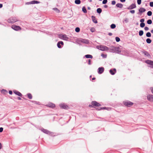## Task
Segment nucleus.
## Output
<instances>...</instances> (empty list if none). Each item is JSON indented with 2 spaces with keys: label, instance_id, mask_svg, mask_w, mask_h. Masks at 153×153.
Listing matches in <instances>:
<instances>
[{
  "label": "nucleus",
  "instance_id": "f257e3e1",
  "mask_svg": "<svg viewBox=\"0 0 153 153\" xmlns=\"http://www.w3.org/2000/svg\"><path fill=\"white\" fill-rule=\"evenodd\" d=\"M97 49L102 51H107L109 50V48L106 46L100 45V46H97Z\"/></svg>",
  "mask_w": 153,
  "mask_h": 153
},
{
  "label": "nucleus",
  "instance_id": "f03ea898",
  "mask_svg": "<svg viewBox=\"0 0 153 153\" xmlns=\"http://www.w3.org/2000/svg\"><path fill=\"white\" fill-rule=\"evenodd\" d=\"M41 130L44 132V133L49 134L51 136H53L54 135V133L53 132H51L48 130L44 129L43 128H42L40 129Z\"/></svg>",
  "mask_w": 153,
  "mask_h": 153
},
{
  "label": "nucleus",
  "instance_id": "7ed1b4c3",
  "mask_svg": "<svg viewBox=\"0 0 153 153\" xmlns=\"http://www.w3.org/2000/svg\"><path fill=\"white\" fill-rule=\"evenodd\" d=\"M58 37L61 39L67 41L69 39V38L66 35L60 34L58 35Z\"/></svg>",
  "mask_w": 153,
  "mask_h": 153
},
{
  "label": "nucleus",
  "instance_id": "20e7f679",
  "mask_svg": "<svg viewBox=\"0 0 153 153\" xmlns=\"http://www.w3.org/2000/svg\"><path fill=\"white\" fill-rule=\"evenodd\" d=\"M17 21H18L16 17H11L7 20L8 22L12 23H14Z\"/></svg>",
  "mask_w": 153,
  "mask_h": 153
},
{
  "label": "nucleus",
  "instance_id": "39448f33",
  "mask_svg": "<svg viewBox=\"0 0 153 153\" xmlns=\"http://www.w3.org/2000/svg\"><path fill=\"white\" fill-rule=\"evenodd\" d=\"M124 104L126 106L128 107H130L133 105V103L130 101H128L124 102Z\"/></svg>",
  "mask_w": 153,
  "mask_h": 153
},
{
  "label": "nucleus",
  "instance_id": "423d86ee",
  "mask_svg": "<svg viewBox=\"0 0 153 153\" xmlns=\"http://www.w3.org/2000/svg\"><path fill=\"white\" fill-rule=\"evenodd\" d=\"M11 28L15 30H21V28L19 26L15 25H12Z\"/></svg>",
  "mask_w": 153,
  "mask_h": 153
},
{
  "label": "nucleus",
  "instance_id": "0eeeda50",
  "mask_svg": "<svg viewBox=\"0 0 153 153\" xmlns=\"http://www.w3.org/2000/svg\"><path fill=\"white\" fill-rule=\"evenodd\" d=\"M121 47H116L115 48L114 52L118 53H120L121 52Z\"/></svg>",
  "mask_w": 153,
  "mask_h": 153
},
{
  "label": "nucleus",
  "instance_id": "6e6552de",
  "mask_svg": "<svg viewBox=\"0 0 153 153\" xmlns=\"http://www.w3.org/2000/svg\"><path fill=\"white\" fill-rule=\"evenodd\" d=\"M147 100L150 102H153V95L149 94L147 97Z\"/></svg>",
  "mask_w": 153,
  "mask_h": 153
},
{
  "label": "nucleus",
  "instance_id": "1a4fd4ad",
  "mask_svg": "<svg viewBox=\"0 0 153 153\" xmlns=\"http://www.w3.org/2000/svg\"><path fill=\"white\" fill-rule=\"evenodd\" d=\"M59 106L61 108L64 109H67L68 108V105L64 103H62L60 104Z\"/></svg>",
  "mask_w": 153,
  "mask_h": 153
},
{
  "label": "nucleus",
  "instance_id": "9d476101",
  "mask_svg": "<svg viewBox=\"0 0 153 153\" xmlns=\"http://www.w3.org/2000/svg\"><path fill=\"white\" fill-rule=\"evenodd\" d=\"M136 7V5L135 4H132L127 8V9L128 10H131L135 8Z\"/></svg>",
  "mask_w": 153,
  "mask_h": 153
},
{
  "label": "nucleus",
  "instance_id": "9b49d317",
  "mask_svg": "<svg viewBox=\"0 0 153 153\" xmlns=\"http://www.w3.org/2000/svg\"><path fill=\"white\" fill-rule=\"evenodd\" d=\"M146 62L151 65L150 67L153 68V61L150 60H147L146 61Z\"/></svg>",
  "mask_w": 153,
  "mask_h": 153
},
{
  "label": "nucleus",
  "instance_id": "f8f14e48",
  "mask_svg": "<svg viewBox=\"0 0 153 153\" xmlns=\"http://www.w3.org/2000/svg\"><path fill=\"white\" fill-rule=\"evenodd\" d=\"M98 73L100 74L104 72V69L103 67H100L98 68Z\"/></svg>",
  "mask_w": 153,
  "mask_h": 153
},
{
  "label": "nucleus",
  "instance_id": "ddd939ff",
  "mask_svg": "<svg viewBox=\"0 0 153 153\" xmlns=\"http://www.w3.org/2000/svg\"><path fill=\"white\" fill-rule=\"evenodd\" d=\"M91 104L92 105L96 106H101V104L95 101L92 102Z\"/></svg>",
  "mask_w": 153,
  "mask_h": 153
},
{
  "label": "nucleus",
  "instance_id": "4468645a",
  "mask_svg": "<svg viewBox=\"0 0 153 153\" xmlns=\"http://www.w3.org/2000/svg\"><path fill=\"white\" fill-rule=\"evenodd\" d=\"M63 45L64 43L63 42L60 41L58 42V48H61Z\"/></svg>",
  "mask_w": 153,
  "mask_h": 153
},
{
  "label": "nucleus",
  "instance_id": "2eb2a0df",
  "mask_svg": "<svg viewBox=\"0 0 153 153\" xmlns=\"http://www.w3.org/2000/svg\"><path fill=\"white\" fill-rule=\"evenodd\" d=\"M115 48L116 47H114V46H111L109 48L110 52H114Z\"/></svg>",
  "mask_w": 153,
  "mask_h": 153
},
{
  "label": "nucleus",
  "instance_id": "dca6fc26",
  "mask_svg": "<svg viewBox=\"0 0 153 153\" xmlns=\"http://www.w3.org/2000/svg\"><path fill=\"white\" fill-rule=\"evenodd\" d=\"M46 105L47 106H48L49 107L52 108L54 107L55 106V105L54 104L51 102L48 103Z\"/></svg>",
  "mask_w": 153,
  "mask_h": 153
},
{
  "label": "nucleus",
  "instance_id": "f3484780",
  "mask_svg": "<svg viewBox=\"0 0 153 153\" xmlns=\"http://www.w3.org/2000/svg\"><path fill=\"white\" fill-rule=\"evenodd\" d=\"M109 72L111 74L114 75L116 72V69L115 68H114L113 70L111 69L109 71Z\"/></svg>",
  "mask_w": 153,
  "mask_h": 153
},
{
  "label": "nucleus",
  "instance_id": "a211bd4d",
  "mask_svg": "<svg viewBox=\"0 0 153 153\" xmlns=\"http://www.w3.org/2000/svg\"><path fill=\"white\" fill-rule=\"evenodd\" d=\"M146 11V10L144 8L140 7L139 10V13H142Z\"/></svg>",
  "mask_w": 153,
  "mask_h": 153
},
{
  "label": "nucleus",
  "instance_id": "6ab92c4d",
  "mask_svg": "<svg viewBox=\"0 0 153 153\" xmlns=\"http://www.w3.org/2000/svg\"><path fill=\"white\" fill-rule=\"evenodd\" d=\"M13 92L16 95L20 96L22 97V94L19 91H13Z\"/></svg>",
  "mask_w": 153,
  "mask_h": 153
},
{
  "label": "nucleus",
  "instance_id": "aec40b11",
  "mask_svg": "<svg viewBox=\"0 0 153 153\" xmlns=\"http://www.w3.org/2000/svg\"><path fill=\"white\" fill-rule=\"evenodd\" d=\"M93 22L95 23H97V20L96 19V18L95 16H91Z\"/></svg>",
  "mask_w": 153,
  "mask_h": 153
},
{
  "label": "nucleus",
  "instance_id": "412c9836",
  "mask_svg": "<svg viewBox=\"0 0 153 153\" xmlns=\"http://www.w3.org/2000/svg\"><path fill=\"white\" fill-rule=\"evenodd\" d=\"M116 6L117 7L121 8L123 7V5L121 3H117L116 4Z\"/></svg>",
  "mask_w": 153,
  "mask_h": 153
},
{
  "label": "nucleus",
  "instance_id": "4be33fe9",
  "mask_svg": "<svg viewBox=\"0 0 153 153\" xmlns=\"http://www.w3.org/2000/svg\"><path fill=\"white\" fill-rule=\"evenodd\" d=\"M85 57L87 58H92L93 56L91 55L87 54L85 56Z\"/></svg>",
  "mask_w": 153,
  "mask_h": 153
},
{
  "label": "nucleus",
  "instance_id": "5701e85b",
  "mask_svg": "<svg viewBox=\"0 0 153 153\" xmlns=\"http://www.w3.org/2000/svg\"><path fill=\"white\" fill-rule=\"evenodd\" d=\"M82 42L85 43V44H88L89 43L88 41V40H86V39H82V40L81 41Z\"/></svg>",
  "mask_w": 153,
  "mask_h": 153
},
{
  "label": "nucleus",
  "instance_id": "b1692460",
  "mask_svg": "<svg viewBox=\"0 0 153 153\" xmlns=\"http://www.w3.org/2000/svg\"><path fill=\"white\" fill-rule=\"evenodd\" d=\"M74 2L76 4H79L81 3V1L80 0H75Z\"/></svg>",
  "mask_w": 153,
  "mask_h": 153
},
{
  "label": "nucleus",
  "instance_id": "393cba45",
  "mask_svg": "<svg viewBox=\"0 0 153 153\" xmlns=\"http://www.w3.org/2000/svg\"><path fill=\"white\" fill-rule=\"evenodd\" d=\"M97 12L98 13H100L102 12V10L100 8H98L97 10Z\"/></svg>",
  "mask_w": 153,
  "mask_h": 153
},
{
  "label": "nucleus",
  "instance_id": "a878e982",
  "mask_svg": "<svg viewBox=\"0 0 153 153\" xmlns=\"http://www.w3.org/2000/svg\"><path fill=\"white\" fill-rule=\"evenodd\" d=\"M31 3L32 4H38L39 3V2L37 1L33 0L31 1Z\"/></svg>",
  "mask_w": 153,
  "mask_h": 153
},
{
  "label": "nucleus",
  "instance_id": "bb28decb",
  "mask_svg": "<svg viewBox=\"0 0 153 153\" xmlns=\"http://www.w3.org/2000/svg\"><path fill=\"white\" fill-rule=\"evenodd\" d=\"M143 34V31L142 30H140L139 31V35L140 36H142Z\"/></svg>",
  "mask_w": 153,
  "mask_h": 153
},
{
  "label": "nucleus",
  "instance_id": "cd10ccee",
  "mask_svg": "<svg viewBox=\"0 0 153 153\" xmlns=\"http://www.w3.org/2000/svg\"><path fill=\"white\" fill-rule=\"evenodd\" d=\"M82 11L85 13H86L87 12V10L85 8V7L84 6L82 8Z\"/></svg>",
  "mask_w": 153,
  "mask_h": 153
},
{
  "label": "nucleus",
  "instance_id": "c85d7f7f",
  "mask_svg": "<svg viewBox=\"0 0 153 153\" xmlns=\"http://www.w3.org/2000/svg\"><path fill=\"white\" fill-rule=\"evenodd\" d=\"M146 42L147 43H148V44H150V43L151 42L152 40L150 39L147 38L146 39Z\"/></svg>",
  "mask_w": 153,
  "mask_h": 153
},
{
  "label": "nucleus",
  "instance_id": "c756f323",
  "mask_svg": "<svg viewBox=\"0 0 153 153\" xmlns=\"http://www.w3.org/2000/svg\"><path fill=\"white\" fill-rule=\"evenodd\" d=\"M146 35L147 37H150L151 36V33L149 32H148L146 33Z\"/></svg>",
  "mask_w": 153,
  "mask_h": 153
},
{
  "label": "nucleus",
  "instance_id": "7c9ffc66",
  "mask_svg": "<svg viewBox=\"0 0 153 153\" xmlns=\"http://www.w3.org/2000/svg\"><path fill=\"white\" fill-rule=\"evenodd\" d=\"M116 26L114 24H112L111 25V28L112 29H114L115 28Z\"/></svg>",
  "mask_w": 153,
  "mask_h": 153
},
{
  "label": "nucleus",
  "instance_id": "2f4dec72",
  "mask_svg": "<svg viewBox=\"0 0 153 153\" xmlns=\"http://www.w3.org/2000/svg\"><path fill=\"white\" fill-rule=\"evenodd\" d=\"M27 96L28 97V98L30 99H31L32 98V96L31 94H30L29 93L27 94Z\"/></svg>",
  "mask_w": 153,
  "mask_h": 153
},
{
  "label": "nucleus",
  "instance_id": "473e14b6",
  "mask_svg": "<svg viewBox=\"0 0 153 153\" xmlns=\"http://www.w3.org/2000/svg\"><path fill=\"white\" fill-rule=\"evenodd\" d=\"M152 13L150 11H149L147 13V15L149 16H151L152 15Z\"/></svg>",
  "mask_w": 153,
  "mask_h": 153
},
{
  "label": "nucleus",
  "instance_id": "72a5a7b5",
  "mask_svg": "<svg viewBox=\"0 0 153 153\" xmlns=\"http://www.w3.org/2000/svg\"><path fill=\"white\" fill-rule=\"evenodd\" d=\"M140 25L141 27H143L145 26V24L144 23H141Z\"/></svg>",
  "mask_w": 153,
  "mask_h": 153
},
{
  "label": "nucleus",
  "instance_id": "f704fd0d",
  "mask_svg": "<svg viewBox=\"0 0 153 153\" xmlns=\"http://www.w3.org/2000/svg\"><path fill=\"white\" fill-rule=\"evenodd\" d=\"M147 23L149 25L151 24L152 23V21L151 19H149L147 21Z\"/></svg>",
  "mask_w": 153,
  "mask_h": 153
},
{
  "label": "nucleus",
  "instance_id": "c9c22d12",
  "mask_svg": "<svg viewBox=\"0 0 153 153\" xmlns=\"http://www.w3.org/2000/svg\"><path fill=\"white\" fill-rule=\"evenodd\" d=\"M144 54L145 55L147 56H149L150 55L149 53L147 51H144Z\"/></svg>",
  "mask_w": 153,
  "mask_h": 153
},
{
  "label": "nucleus",
  "instance_id": "e433bc0d",
  "mask_svg": "<svg viewBox=\"0 0 153 153\" xmlns=\"http://www.w3.org/2000/svg\"><path fill=\"white\" fill-rule=\"evenodd\" d=\"M115 39L117 42H119L120 41V38L118 37H115Z\"/></svg>",
  "mask_w": 153,
  "mask_h": 153
},
{
  "label": "nucleus",
  "instance_id": "4c0bfd02",
  "mask_svg": "<svg viewBox=\"0 0 153 153\" xmlns=\"http://www.w3.org/2000/svg\"><path fill=\"white\" fill-rule=\"evenodd\" d=\"M75 30L76 32H78L80 31V28L79 27H77L75 28Z\"/></svg>",
  "mask_w": 153,
  "mask_h": 153
},
{
  "label": "nucleus",
  "instance_id": "58836bf2",
  "mask_svg": "<svg viewBox=\"0 0 153 153\" xmlns=\"http://www.w3.org/2000/svg\"><path fill=\"white\" fill-rule=\"evenodd\" d=\"M124 21L126 23H127L128 22V19L127 18H125L124 19Z\"/></svg>",
  "mask_w": 153,
  "mask_h": 153
},
{
  "label": "nucleus",
  "instance_id": "ea45409f",
  "mask_svg": "<svg viewBox=\"0 0 153 153\" xmlns=\"http://www.w3.org/2000/svg\"><path fill=\"white\" fill-rule=\"evenodd\" d=\"M101 56L104 58H106L107 57V55L106 54H104L102 53L101 55Z\"/></svg>",
  "mask_w": 153,
  "mask_h": 153
},
{
  "label": "nucleus",
  "instance_id": "a19ab883",
  "mask_svg": "<svg viewBox=\"0 0 153 153\" xmlns=\"http://www.w3.org/2000/svg\"><path fill=\"white\" fill-rule=\"evenodd\" d=\"M98 109V108H97ZM106 109V107H102L101 108H98V110H100L101 109Z\"/></svg>",
  "mask_w": 153,
  "mask_h": 153
},
{
  "label": "nucleus",
  "instance_id": "79ce46f5",
  "mask_svg": "<svg viewBox=\"0 0 153 153\" xmlns=\"http://www.w3.org/2000/svg\"><path fill=\"white\" fill-rule=\"evenodd\" d=\"M107 0H103L102 1V4H106L107 2Z\"/></svg>",
  "mask_w": 153,
  "mask_h": 153
},
{
  "label": "nucleus",
  "instance_id": "37998d69",
  "mask_svg": "<svg viewBox=\"0 0 153 153\" xmlns=\"http://www.w3.org/2000/svg\"><path fill=\"white\" fill-rule=\"evenodd\" d=\"M141 0H137V3L138 4L140 5L141 4Z\"/></svg>",
  "mask_w": 153,
  "mask_h": 153
},
{
  "label": "nucleus",
  "instance_id": "c03bdc74",
  "mask_svg": "<svg viewBox=\"0 0 153 153\" xmlns=\"http://www.w3.org/2000/svg\"><path fill=\"white\" fill-rule=\"evenodd\" d=\"M116 4V1H115L114 0L111 1V4L113 5H115Z\"/></svg>",
  "mask_w": 153,
  "mask_h": 153
},
{
  "label": "nucleus",
  "instance_id": "a18cd8bd",
  "mask_svg": "<svg viewBox=\"0 0 153 153\" xmlns=\"http://www.w3.org/2000/svg\"><path fill=\"white\" fill-rule=\"evenodd\" d=\"M149 5L150 7H153V2H150L149 3Z\"/></svg>",
  "mask_w": 153,
  "mask_h": 153
},
{
  "label": "nucleus",
  "instance_id": "49530a36",
  "mask_svg": "<svg viewBox=\"0 0 153 153\" xmlns=\"http://www.w3.org/2000/svg\"><path fill=\"white\" fill-rule=\"evenodd\" d=\"M144 21L145 19H142L140 20V22L141 23H144L143 22H144Z\"/></svg>",
  "mask_w": 153,
  "mask_h": 153
},
{
  "label": "nucleus",
  "instance_id": "de8ad7c7",
  "mask_svg": "<svg viewBox=\"0 0 153 153\" xmlns=\"http://www.w3.org/2000/svg\"><path fill=\"white\" fill-rule=\"evenodd\" d=\"M130 12L132 14H134L135 13V10H131L130 11Z\"/></svg>",
  "mask_w": 153,
  "mask_h": 153
},
{
  "label": "nucleus",
  "instance_id": "09e8293b",
  "mask_svg": "<svg viewBox=\"0 0 153 153\" xmlns=\"http://www.w3.org/2000/svg\"><path fill=\"white\" fill-rule=\"evenodd\" d=\"M149 27H145L144 28V30H149Z\"/></svg>",
  "mask_w": 153,
  "mask_h": 153
},
{
  "label": "nucleus",
  "instance_id": "8fccbe9b",
  "mask_svg": "<svg viewBox=\"0 0 153 153\" xmlns=\"http://www.w3.org/2000/svg\"><path fill=\"white\" fill-rule=\"evenodd\" d=\"M91 60L90 59H89L88 60V63L89 65H90L91 64Z\"/></svg>",
  "mask_w": 153,
  "mask_h": 153
},
{
  "label": "nucleus",
  "instance_id": "3c124183",
  "mask_svg": "<svg viewBox=\"0 0 153 153\" xmlns=\"http://www.w3.org/2000/svg\"><path fill=\"white\" fill-rule=\"evenodd\" d=\"M32 4V3H31V1L26 2L25 4Z\"/></svg>",
  "mask_w": 153,
  "mask_h": 153
},
{
  "label": "nucleus",
  "instance_id": "603ef678",
  "mask_svg": "<svg viewBox=\"0 0 153 153\" xmlns=\"http://www.w3.org/2000/svg\"><path fill=\"white\" fill-rule=\"evenodd\" d=\"M3 131V128L2 127L0 128V132H2Z\"/></svg>",
  "mask_w": 153,
  "mask_h": 153
},
{
  "label": "nucleus",
  "instance_id": "864d4df0",
  "mask_svg": "<svg viewBox=\"0 0 153 153\" xmlns=\"http://www.w3.org/2000/svg\"><path fill=\"white\" fill-rule=\"evenodd\" d=\"M12 93H13L12 91H9V93L10 94H11V95L12 94Z\"/></svg>",
  "mask_w": 153,
  "mask_h": 153
},
{
  "label": "nucleus",
  "instance_id": "5fc2aeb1",
  "mask_svg": "<svg viewBox=\"0 0 153 153\" xmlns=\"http://www.w3.org/2000/svg\"><path fill=\"white\" fill-rule=\"evenodd\" d=\"M112 34L111 33H108V35L110 36H112Z\"/></svg>",
  "mask_w": 153,
  "mask_h": 153
},
{
  "label": "nucleus",
  "instance_id": "6e6d98bb",
  "mask_svg": "<svg viewBox=\"0 0 153 153\" xmlns=\"http://www.w3.org/2000/svg\"><path fill=\"white\" fill-rule=\"evenodd\" d=\"M91 30L92 32H94V29H91Z\"/></svg>",
  "mask_w": 153,
  "mask_h": 153
},
{
  "label": "nucleus",
  "instance_id": "4d7b16f0",
  "mask_svg": "<svg viewBox=\"0 0 153 153\" xmlns=\"http://www.w3.org/2000/svg\"><path fill=\"white\" fill-rule=\"evenodd\" d=\"M104 8H107L108 7V6L107 5H105L104 6Z\"/></svg>",
  "mask_w": 153,
  "mask_h": 153
},
{
  "label": "nucleus",
  "instance_id": "13d9d810",
  "mask_svg": "<svg viewBox=\"0 0 153 153\" xmlns=\"http://www.w3.org/2000/svg\"><path fill=\"white\" fill-rule=\"evenodd\" d=\"M120 1L122 2H125L126 1V0H120Z\"/></svg>",
  "mask_w": 153,
  "mask_h": 153
},
{
  "label": "nucleus",
  "instance_id": "bf43d9fd",
  "mask_svg": "<svg viewBox=\"0 0 153 153\" xmlns=\"http://www.w3.org/2000/svg\"><path fill=\"white\" fill-rule=\"evenodd\" d=\"M3 6V5L2 4H0V8H1Z\"/></svg>",
  "mask_w": 153,
  "mask_h": 153
},
{
  "label": "nucleus",
  "instance_id": "052dcab7",
  "mask_svg": "<svg viewBox=\"0 0 153 153\" xmlns=\"http://www.w3.org/2000/svg\"><path fill=\"white\" fill-rule=\"evenodd\" d=\"M17 99L18 100H21V98L20 97H17Z\"/></svg>",
  "mask_w": 153,
  "mask_h": 153
},
{
  "label": "nucleus",
  "instance_id": "680f3d73",
  "mask_svg": "<svg viewBox=\"0 0 153 153\" xmlns=\"http://www.w3.org/2000/svg\"><path fill=\"white\" fill-rule=\"evenodd\" d=\"M6 91L4 89L2 90L1 91L2 92H6Z\"/></svg>",
  "mask_w": 153,
  "mask_h": 153
},
{
  "label": "nucleus",
  "instance_id": "e2e57ef3",
  "mask_svg": "<svg viewBox=\"0 0 153 153\" xmlns=\"http://www.w3.org/2000/svg\"><path fill=\"white\" fill-rule=\"evenodd\" d=\"M151 91H152V92L153 94V88H152Z\"/></svg>",
  "mask_w": 153,
  "mask_h": 153
},
{
  "label": "nucleus",
  "instance_id": "0e129e2a",
  "mask_svg": "<svg viewBox=\"0 0 153 153\" xmlns=\"http://www.w3.org/2000/svg\"><path fill=\"white\" fill-rule=\"evenodd\" d=\"M1 144L0 143V149L1 148Z\"/></svg>",
  "mask_w": 153,
  "mask_h": 153
},
{
  "label": "nucleus",
  "instance_id": "69168bd1",
  "mask_svg": "<svg viewBox=\"0 0 153 153\" xmlns=\"http://www.w3.org/2000/svg\"><path fill=\"white\" fill-rule=\"evenodd\" d=\"M95 77H93L92 78V80H95Z\"/></svg>",
  "mask_w": 153,
  "mask_h": 153
},
{
  "label": "nucleus",
  "instance_id": "338daca9",
  "mask_svg": "<svg viewBox=\"0 0 153 153\" xmlns=\"http://www.w3.org/2000/svg\"><path fill=\"white\" fill-rule=\"evenodd\" d=\"M88 10H90L91 9V8H90V7H88Z\"/></svg>",
  "mask_w": 153,
  "mask_h": 153
},
{
  "label": "nucleus",
  "instance_id": "774afa93",
  "mask_svg": "<svg viewBox=\"0 0 153 153\" xmlns=\"http://www.w3.org/2000/svg\"><path fill=\"white\" fill-rule=\"evenodd\" d=\"M151 32L152 33H153V30H151Z\"/></svg>",
  "mask_w": 153,
  "mask_h": 153
}]
</instances>
